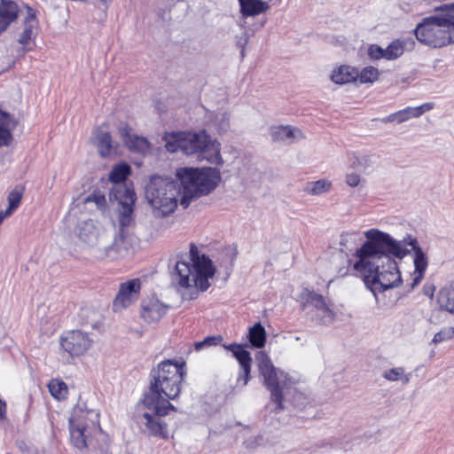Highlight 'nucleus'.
<instances>
[{
  "label": "nucleus",
  "instance_id": "f257e3e1",
  "mask_svg": "<svg viewBox=\"0 0 454 454\" xmlns=\"http://www.w3.org/2000/svg\"><path fill=\"white\" fill-rule=\"evenodd\" d=\"M366 240L355 256L358 259L353 269L363 277V281L375 297L400 286L403 282L395 258L402 260L410 254L390 234L378 229L364 233Z\"/></svg>",
  "mask_w": 454,
  "mask_h": 454
},
{
  "label": "nucleus",
  "instance_id": "f03ea898",
  "mask_svg": "<svg viewBox=\"0 0 454 454\" xmlns=\"http://www.w3.org/2000/svg\"><path fill=\"white\" fill-rule=\"evenodd\" d=\"M177 181L153 176L145 186V199L152 207L155 217H164L173 213L177 207L178 197L184 208L202 196L208 195L221 181L216 168H180L176 170Z\"/></svg>",
  "mask_w": 454,
  "mask_h": 454
},
{
  "label": "nucleus",
  "instance_id": "7ed1b4c3",
  "mask_svg": "<svg viewBox=\"0 0 454 454\" xmlns=\"http://www.w3.org/2000/svg\"><path fill=\"white\" fill-rule=\"evenodd\" d=\"M416 39L431 48L454 43V3L436 7L434 13L423 18L413 30Z\"/></svg>",
  "mask_w": 454,
  "mask_h": 454
},
{
  "label": "nucleus",
  "instance_id": "20e7f679",
  "mask_svg": "<svg viewBox=\"0 0 454 454\" xmlns=\"http://www.w3.org/2000/svg\"><path fill=\"white\" fill-rule=\"evenodd\" d=\"M163 139L166 150L169 153L180 151L186 155L198 154L200 160L205 159L211 164H223L220 144L213 140L205 129L195 133H166Z\"/></svg>",
  "mask_w": 454,
  "mask_h": 454
},
{
  "label": "nucleus",
  "instance_id": "39448f33",
  "mask_svg": "<svg viewBox=\"0 0 454 454\" xmlns=\"http://www.w3.org/2000/svg\"><path fill=\"white\" fill-rule=\"evenodd\" d=\"M185 375V362L173 359L162 361L152 369L149 391L144 396H149L159 403L176 399L180 394Z\"/></svg>",
  "mask_w": 454,
  "mask_h": 454
},
{
  "label": "nucleus",
  "instance_id": "423d86ee",
  "mask_svg": "<svg viewBox=\"0 0 454 454\" xmlns=\"http://www.w3.org/2000/svg\"><path fill=\"white\" fill-rule=\"evenodd\" d=\"M190 261L192 263L178 261L173 272L174 279L180 286H196L205 292L210 286L209 278L215 273V268L211 259L206 254H200L199 249L194 243L190 244Z\"/></svg>",
  "mask_w": 454,
  "mask_h": 454
},
{
  "label": "nucleus",
  "instance_id": "0eeeda50",
  "mask_svg": "<svg viewBox=\"0 0 454 454\" xmlns=\"http://www.w3.org/2000/svg\"><path fill=\"white\" fill-rule=\"evenodd\" d=\"M141 402L145 411L137 414V419L142 431L148 436L167 438L168 425L162 418L168 415L169 411H176V408L168 400L159 403L149 396H144Z\"/></svg>",
  "mask_w": 454,
  "mask_h": 454
},
{
  "label": "nucleus",
  "instance_id": "6e6552de",
  "mask_svg": "<svg viewBox=\"0 0 454 454\" xmlns=\"http://www.w3.org/2000/svg\"><path fill=\"white\" fill-rule=\"evenodd\" d=\"M255 361L261 375L264 379L267 388L270 391L271 400L277 404V409H283V387L286 380V374L278 371L271 363L269 356L259 351L255 355Z\"/></svg>",
  "mask_w": 454,
  "mask_h": 454
},
{
  "label": "nucleus",
  "instance_id": "1a4fd4ad",
  "mask_svg": "<svg viewBox=\"0 0 454 454\" xmlns=\"http://www.w3.org/2000/svg\"><path fill=\"white\" fill-rule=\"evenodd\" d=\"M110 201H117L121 206L119 213L120 239L124 238L125 228L129 227L133 222L134 206L137 200L136 193L133 189L126 186H117L109 191Z\"/></svg>",
  "mask_w": 454,
  "mask_h": 454
},
{
  "label": "nucleus",
  "instance_id": "9d476101",
  "mask_svg": "<svg viewBox=\"0 0 454 454\" xmlns=\"http://www.w3.org/2000/svg\"><path fill=\"white\" fill-rule=\"evenodd\" d=\"M141 281L139 278H132L121 283L119 291L113 301L114 312L121 311L135 302L140 294Z\"/></svg>",
  "mask_w": 454,
  "mask_h": 454
},
{
  "label": "nucleus",
  "instance_id": "9b49d317",
  "mask_svg": "<svg viewBox=\"0 0 454 454\" xmlns=\"http://www.w3.org/2000/svg\"><path fill=\"white\" fill-rule=\"evenodd\" d=\"M223 348L231 351L239 364V372L237 378V384L245 387L250 379L252 356L245 347L238 343L224 344Z\"/></svg>",
  "mask_w": 454,
  "mask_h": 454
},
{
  "label": "nucleus",
  "instance_id": "f8f14e48",
  "mask_svg": "<svg viewBox=\"0 0 454 454\" xmlns=\"http://www.w3.org/2000/svg\"><path fill=\"white\" fill-rule=\"evenodd\" d=\"M92 340L86 333L79 330L68 332L61 337V347L71 356H80L90 347Z\"/></svg>",
  "mask_w": 454,
  "mask_h": 454
},
{
  "label": "nucleus",
  "instance_id": "ddd939ff",
  "mask_svg": "<svg viewBox=\"0 0 454 454\" xmlns=\"http://www.w3.org/2000/svg\"><path fill=\"white\" fill-rule=\"evenodd\" d=\"M119 134L124 146L132 153L145 154L149 152L151 144L148 139L143 136L133 133V129L128 124L119 127Z\"/></svg>",
  "mask_w": 454,
  "mask_h": 454
},
{
  "label": "nucleus",
  "instance_id": "4468645a",
  "mask_svg": "<svg viewBox=\"0 0 454 454\" xmlns=\"http://www.w3.org/2000/svg\"><path fill=\"white\" fill-rule=\"evenodd\" d=\"M168 306L160 302L157 298L151 297L143 300L141 303V317L147 323L158 322L167 312Z\"/></svg>",
  "mask_w": 454,
  "mask_h": 454
},
{
  "label": "nucleus",
  "instance_id": "2eb2a0df",
  "mask_svg": "<svg viewBox=\"0 0 454 454\" xmlns=\"http://www.w3.org/2000/svg\"><path fill=\"white\" fill-rule=\"evenodd\" d=\"M397 242H399L403 248H407V246L411 247L409 250L410 252L413 251L414 254V271L420 272V274L425 273L428 265V260L421 247L419 245L418 239L411 235H407L403 239L397 240Z\"/></svg>",
  "mask_w": 454,
  "mask_h": 454
},
{
  "label": "nucleus",
  "instance_id": "dca6fc26",
  "mask_svg": "<svg viewBox=\"0 0 454 454\" xmlns=\"http://www.w3.org/2000/svg\"><path fill=\"white\" fill-rule=\"evenodd\" d=\"M270 135L271 140L276 143H294L303 139L305 137L298 128L291 126H274L270 128Z\"/></svg>",
  "mask_w": 454,
  "mask_h": 454
},
{
  "label": "nucleus",
  "instance_id": "f3484780",
  "mask_svg": "<svg viewBox=\"0 0 454 454\" xmlns=\"http://www.w3.org/2000/svg\"><path fill=\"white\" fill-rule=\"evenodd\" d=\"M23 26L24 28L18 38V43L21 45H27L32 39L35 38L38 27L35 11L29 6H27V15L23 20Z\"/></svg>",
  "mask_w": 454,
  "mask_h": 454
},
{
  "label": "nucleus",
  "instance_id": "a211bd4d",
  "mask_svg": "<svg viewBox=\"0 0 454 454\" xmlns=\"http://www.w3.org/2000/svg\"><path fill=\"white\" fill-rule=\"evenodd\" d=\"M17 124L18 121L11 114L0 108V148L12 144L13 140L12 130Z\"/></svg>",
  "mask_w": 454,
  "mask_h": 454
},
{
  "label": "nucleus",
  "instance_id": "6ab92c4d",
  "mask_svg": "<svg viewBox=\"0 0 454 454\" xmlns=\"http://www.w3.org/2000/svg\"><path fill=\"white\" fill-rule=\"evenodd\" d=\"M19 6L12 0H0V35L19 17Z\"/></svg>",
  "mask_w": 454,
  "mask_h": 454
},
{
  "label": "nucleus",
  "instance_id": "aec40b11",
  "mask_svg": "<svg viewBox=\"0 0 454 454\" xmlns=\"http://www.w3.org/2000/svg\"><path fill=\"white\" fill-rule=\"evenodd\" d=\"M95 144L101 157L109 156L114 150L118 148L119 144L114 141L109 131L98 128L95 132Z\"/></svg>",
  "mask_w": 454,
  "mask_h": 454
},
{
  "label": "nucleus",
  "instance_id": "412c9836",
  "mask_svg": "<svg viewBox=\"0 0 454 454\" xmlns=\"http://www.w3.org/2000/svg\"><path fill=\"white\" fill-rule=\"evenodd\" d=\"M131 168L127 162H121L115 165L109 173L108 179L113 184L111 189H114L117 186H126L125 181L130 175Z\"/></svg>",
  "mask_w": 454,
  "mask_h": 454
},
{
  "label": "nucleus",
  "instance_id": "4be33fe9",
  "mask_svg": "<svg viewBox=\"0 0 454 454\" xmlns=\"http://www.w3.org/2000/svg\"><path fill=\"white\" fill-rule=\"evenodd\" d=\"M239 2L240 12L244 17L258 15L270 8L268 2L264 0H239Z\"/></svg>",
  "mask_w": 454,
  "mask_h": 454
},
{
  "label": "nucleus",
  "instance_id": "5701e85b",
  "mask_svg": "<svg viewBox=\"0 0 454 454\" xmlns=\"http://www.w3.org/2000/svg\"><path fill=\"white\" fill-rule=\"evenodd\" d=\"M358 72L356 69L348 66H341L333 70L331 74V80L336 84H345L357 80Z\"/></svg>",
  "mask_w": 454,
  "mask_h": 454
},
{
  "label": "nucleus",
  "instance_id": "b1692460",
  "mask_svg": "<svg viewBox=\"0 0 454 454\" xmlns=\"http://www.w3.org/2000/svg\"><path fill=\"white\" fill-rule=\"evenodd\" d=\"M434 107L433 103H425L421 106L411 107L408 106L403 110L397 111V123L404 122L411 118H418L421 116L424 113L431 110Z\"/></svg>",
  "mask_w": 454,
  "mask_h": 454
},
{
  "label": "nucleus",
  "instance_id": "393cba45",
  "mask_svg": "<svg viewBox=\"0 0 454 454\" xmlns=\"http://www.w3.org/2000/svg\"><path fill=\"white\" fill-rule=\"evenodd\" d=\"M437 301L442 309L454 314V281L440 290Z\"/></svg>",
  "mask_w": 454,
  "mask_h": 454
},
{
  "label": "nucleus",
  "instance_id": "a878e982",
  "mask_svg": "<svg viewBox=\"0 0 454 454\" xmlns=\"http://www.w3.org/2000/svg\"><path fill=\"white\" fill-rule=\"evenodd\" d=\"M247 339L250 345L255 348H262L266 343V331L261 322L255 323L249 328Z\"/></svg>",
  "mask_w": 454,
  "mask_h": 454
},
{
  "label": "nucleus",
  "instance_id": "bb28decb",
  "mask_svg": "<svg viewBox=\"0 0 454 454\" xmlns=\"http://www.w3.org/2000/svg\"><path fill=\"white\" fill-rule=\"evenodd\" d=\"M301 299L302 300L303 309H305L307 305H312L317 309V311L326 309V303L324 297L314 291L305 288L301 294Z\"/></svg>",
  "mask_w": 454,
  "mask_h": 454
},
{
  "label": "nucleus",
  "instance_id": "cd10ccee",
  "mask_svg": "<svg viewBox=\"0 0 454 454\" xmlns=\"http://www.w3.org/2000/svg\"><path fill=\"white\" fill-rule=\"evenodd\" d=\"M386 59L395 60L400 58L404 52V41L400 39L394 40L385 48Z\"/></svg>",
  "mask_w": 454,
  "mask_h": 454
},
{
  "label": "nucleus",
  "instance_id": "c85d7f7f",
  "mask_svg": "<svg viewBox=\"0 0 454 454\" xmlns=\"http://www.w3.org/2000/svg\"><path fill=\"white\" fill-rule=\"evenodd\" d=\"M48 388L51 395L58 399H65L67 395V384L62 380H51L48 384Z\"/></svg>",
  "mask_w": 454,
  "mask_h": 454
},
{
  "label": "nucleus",
  "instance_id": "c756f323",
  "mask_svg": "<svg viewBox=\"0 0 454 454\" xmlns=\"http://www.w3.org/2000/svg\"><path fill=\"white\" fill-rule=\"evenodd\" d=\"M22 189L16 186L8 195V207L5 215H11L20 206L22 199Z\"/></svg>",
  "mask_w": 454,
  "mask_h": 454
},
{
  "label": "nucleus",
  "instance_id": "7c9ffc66",
  "mask_svg": "<svg viewBox=\"0 0 454 454\" xmlns=\"http://www.w3.org/2000/svg\"><path fill=\"white\" fill-rule=\"evenodd\" d=\"M383 377L389 381H397L401 380L403 384H407L410 381V375L404 374V369L403 367L387 370L384 372Z\"/></svg>",
  "mask_w": 454,
  "mask_h": 454
},
{
  "label": "nucleus",
  "instance_id": "2f4dec72",
  "mask_svg": "<svg viewBox=\"0 0 454 454\" xmlns=\"http://www.w3.org/2000/svg\"><path fill=\"white\" fill-rule=\"evenodd\" d=\"M331 187V183L325 179H320L316 182L308 183L305 190L313 195H318L327 192Z\"/></svg>",
  "mask_w": 454,
  "mask_h": 454
},
{
  "label": "nucleus",
  "instance_id": "473e14b6",
  "mask_svg": "<svg viewBox=\"0 0 454 454\" xmlns=\"http://www.w3.org/2000/svg\"><path fill=\"white\" fill-rule=\"evenodd\" d=\"M379 70L373 67H366L358 73L357 78L361 83L373 82L379 78Z\"/></svg>",
  "mask_w": 454,
  "mask_h": 454
},
{
  "label": "nucleus",
  "instance_id": "72a5a7b5",
  "mask_svg": "<svg viewBox=\"0 0 454 454\" xmlns=\"http://www.w3.org/2000/svg\"><path fill=\"white\" fill-rule=\"evenodd\" d=\"M94 202L97 205V207L99 209H105L106 207V196L99 190L93 191L89 196L85 199V203Z\"/></svg>",
  "mask_w": 454,
  "mask_h": 454
},
{
  "label": "nucleus",
  "instance_id": "f704fd0d",
  "mask_svg": "<svg viewBox=\"0 0 454 454\" xmlns=\"http://www.w3.org/2000/svg\"><path fill=\"white\" fill-rule=\"evenodd\" d=\"M222 340L223 337L221 335L207 336L203 340L195 342L194 348L195 350L200 351L205 348L217 346Z\"/></svg>",
  "mask_w": 454,
  "mask_h": 454
},
{
  "label": "nucleus",
  "instance_id": "c9c22d12",
  "mask_svg": "<svg viewBox=\"0 0 454 454\" xmlns=\"http://www.w3.org/2000/svg\"><path fill=\"white\" fill-rule=\"evenodd\" d=\"M230 114L226 112L219 113L215 115V124L219 133H225L230 128Z\"/></svg>",
  "mask_w": 454,
  "mask_h": 454
},
{
  "label": "nucleus",
  "instance_id": "e433bc0d",
  "mask_svg": "<svg viewBox=\"0 0 454 454\" xmlns=\"http://www.w3.org/2000/svg\"><path fill=\"white\" fill-rule=\"evenodd\" d=\"M454 336V328L446 327L436 333L432 340L433 343L438 344L446 340H450Z\"/></svg>",
  "mask_w": 454,
  "mask_h": 454
},
{
  "label": "nucleus",
  "instance_id": "4c0bfd02",
  "mask_svg": "<svg viewBox=\"0 0 454 454\" xmlns=\"http://www.w3.org/2000/svg\"><path fill=\"white\" fill-rule=\"evenodd\" d=\"M368 57L373 60L386 59L385 49L378 44H371L367 51Z\"/></svg>",
  "mask_w": 454,
  "mask_h": 454
},
{
  "label": "nucleus",
  "instance_id": "58836bf2",
  "mask_svg": "<svg viewBox=\"0 0 454 454\" xmlns=\"http://www.w3.org/2000/svg\"><path fill=\"white\" fill-rule=\"evenodd\" d=\"M321 313V317L319 318V323L321 325H329L334 320V313L333 311L326 305V309H321L318 311Z\"/></svg>",
  "mask_w": 454,
  "mask_h": 454
},
{
  "label": "nucleus",
  "instance_id": "ea45409f",
  "mask_svg": "<svg viewBox=\"0 0 454 454\" xmlns=\"http://www.w3.org/2000/svg\"><path fill=\"white\" fill-rule=\"evenodd\" d=\"M361 182L359 175L351 173L346 176V184L350 187H356Z\"/></svg>",
  "mask_w": 454,
  "mask_h": 454
},
{
  "label": "nucleus",
  "instance_id": "a19ab883",
  "mask_svg": "<svg viewBox=\"0 0 454 454\" xmlns=\"http://www.w3.org/2000/svg\"><path fill=\"white\" fill-rule=\"evenodd\" d=\"M359 233L353 231V232H343L340 235V245L344 247H348V243L349 240H351L353 238L358 236Z\"/></svg>",
  "mask_w": 454,
  "mask_h": 454
},
{
  "label": "nucleus",
  "instance_id": "79ce46f5",
  "mask_svg": "<svg viewBox=\"0 0 454 454\" xmlns=\"http://www.w3.org/2000/svg\"><path fill=\"white\" fill-rule=\"evenodd\" d=\"M424 274L425 273H421L420 274V272H415L414 271L415 277H414V278L412 280L411 288H414L417 285H419L421 282V280H422V278L424 277Z\"/></svg>",
  "mask_w": 454,
  "mask_h": 454
},
{
  "label": "nucleus",
  "instance_id": "37998d69",
  "mask_svg": "<svg viewBox=\"0 0 454 454\" xmlns=\"http://www.w3.org/2000/svg\"><path fill=\"white\" fill-rule=\"evenodd\" d=\"M381 121L384 123L394 122V121L397 122L396 113H393L391 114L382 118Z\"/></svg>",
  "mask_w": 454,
  "mask_h": 454
},
{
  "label": "nucleus",
  "instance_id": "c03bdc74",
  "mask_svg": "<svg viewBox=\"0 0 454 454\" xmlns=\"http://www.w3.org/2000/svg\"><path fill=\"white\" fill-rule=\"evenodd\" d=\"M6 417V403L0 399V419H4Z\"/></svg>",
  "mask_w": 454,
  "mask_h": 454
},
{
  "label": "nucleus",
  "instance_id": "a18cd8bd",
  "mask_svg": "<svg viewBox=\"0 0 454 454\" xmlns=\"http://www.w3.org/2000/svg\"><path fill=\"white\" fill-rule=\"evenodd\" d=\"M31 50H32L31 47H27V45H21L20 47H19L16 50V51H17L18 56H23V55H25L26 52H27Z\"/></svg>",
  "mask_w": 454,
  "mask_h": 454
},
{
  "label": "nucleus",
  "instance_id": "49530a36",
  "mask_svg": "<svg viewBox=\"0 0 454 454\" xmlns=\"http://www.w3.org/2000/svg\"><path fill=\"white\" fill-rule=\"evenodd\" d=\"M434 286H430L428 287L424 286V293H425V294L428 295L431 298L434 295Z\"/></svg>",
  "mask_w": 454,
  "mask_h": 454
},
{
  "label": "nucleus",
  "instance_id": "de8ad7c7",
  "mask_svg": "<svg viewBox=\"0 0 454 454\" xmlns=\"http://www.w3.org/2000/svg\"><path fill=\"white\" fill-rule=\"evenodd\" d=\"M347 263H348V265H349L351 263V261L348 260ZM348 266L343 267L342 269H340L339 275L341 277H344L348 274Z\"/></svg>",
  "mask_w": 454,
  "mask_h": 454
},
{
  "label": "nucleus",
  "instance_id": "09e8293b",
  "mask_svg": "<svg viewBox=\"0 0 454 454\" xmlns=\"http://www.w3.org/2000/svg\"><path fill=\"white\" fill-rule=\"evenodd\" d=\"M245 56V48L243 47L242 51H241V57L243 58Z\"/></svg>",
  "mask_w": 454,
  "mask_h": 454
}]
</instances>
